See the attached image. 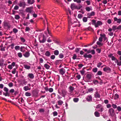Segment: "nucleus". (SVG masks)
I'll return each mask as SVG.
<instances>
[{"label":"nucleus","mask_w":121,"mask_h":121,"mask_svg":"<svg viewBox=\"0 0 121 121\" xmlns=\"http://www.w3.org/2000/svg\"><path fill=\"white\" fill-rule=\"evenodd\" d=\"M28 76L29 78L31 79H33L34 77L33 74L32 73H29L28 75Z\"/></svg>","instance_id":"obj_16"},{"label":"nucleus","mask_w":121,"mask_h":121,"mask_svg":"<svg viewBox=\"0 0 121 121\" xmlns=\"http://www.w3.org/2000/svg\"><path fill=\"white\" fill-rule=\"evenodd\" d=\"M114 20L115 22L117 21V23H120L121 22V19L117 18L116 17H115L114 18Z\"/></svg>","instance_id":"obj_13"},{"label":"nucleus","mask_w":121,"mask_h":121,"mask_svg":"<svg viewBox=\"0 0 121 121\" xmlns=\"http://www.w3.org/2000/svg\"><path fill=\"white\" fill-rule=\"evenodd\" d=\"M59 53V51L57 50H55L54 52V54L56 55H57Z\"/></svg>","instance_id":"obj_29"},{"label":"nucleus","mask_w":121,"mask_h":121,"mask_svg":"<svg viewBox=\"0 0 121 121\" xmlns=\"http://www.w3.org/2000/svg\"><path fill=\"white\" fill-rule=\"evenodd\" d=\"M25 95L26 96H29L31 95V94L30 92H27L25 93Z\"/></svg>","instance_id":"obj_30"},{"label":"nucleus","mask_w":121,"mask_h":121,"mask_svg":"<svg viewBox=\"0 0 121 121\" xmlns=\"http://www.w3.org/2000/svg\"><path fill=\"white\" fill-rule=\"evenodd\" d=\"M93 91V89L92 88H89L88 90V91L90 92Z\"/></svg>","instance_id":"obj_55"},{"label":"nucleus","mask_w":121,"mask_h":121,"mask_svg":"<svg viewBox=\"0 0 121 121\" xmlns=\"http://www.w3.org/2000/svg\"><path fill=\"white\" fill-rule=\"evenodd\" d=\"M4 95L5 96H9V94L8 93V92H6L5 93H3Z\"/></svg>","instance_id":"obj_35"},{"label":"nucleus","mask_w":121,"mask_h":121,"mask_svg":"<svg viewBox=\"0 0 121 121\" xmlns=\"http://www.w3.org/2000/svg\"><path fill=\"white\" fill-rule=\"evenodd\" d=\"M97 44L98 45L102 46L103 44L100 41H97Z\"/></svg>","instance_id":"obj_38"},{"label":"nucleus","mask_w":121,"mask_h":121,"mask_svg":"<svg viewBox=\"0 0 121 121\" xmlns=\"http://www.w3.org/2000/svg\"><path fill=\"white\" fill-rule=\"evenodd\" d=\"M100 36L104 38V41H105L107 40V38L106 36V35L105 34L102 35L101 34L100 35Z\"/></svg>","instance_id":"obj_19"},{"label":"nucleus","mask_w":121,"mask_h":121,"mask_svg":"<svg viewBox=\"0 0 121 121\" xmlns=\"http://www.w3.org/2000/svg\"><path fill=\"white\" fill-rule=\"evenodd\" d=\"M95 14V12L94 11H92L91 13H88L87 14V18H90L91 16H94Z\"/></svg>","instance_id":"obj_8"},{"label":"nucleus","mask_w":121,"mask_h":121,"mask_svg":"<svg viewBox=\"0 0 121 121\" xmlns=\"http://www.w3.org/2000/svg\"><path fill=\"white\" fill-rule=\"evenodd\" d=\"M97 68H93L92 69V71L95 73L97 71Z\"/></svg>","instance_id":"obj_40"},{"label":"nucleus","mask_w":121,"mask_h":121,"mask_svg":"<svg viewBox=\"0 0 121 121\" xmlns=\"http://www.w3.org/2000/svg\"><path fill=\"white\" fill-rule=\"evenodd\" d=\"M117 29L121 30V25H120L117 27Z\"/></svg>","instance_id":"obj_64"},{"label":"nucleus","mask_w":121,"mask_h":121,"mask_svg":"<svg viewBox=\"0 0 121 121\" xmlns=\"http://www.w3.org/2000/svg\"><path fill=\"white\" fill-rule=\"evenodd\" d=\"M23 55L25 57H28L29 56L30 53L29 52H26Z\"/></svg>","instance_id":"obj_15"},{"label":"nucleus","mask_w":121,"mask_h":121,"mask_svg":"<svg viewBox=\"0 0 121 121\" xmlns=\"http://www.w3.org/2000/svg\"><path fill=\"white\" fill-rule=\"evenodd\" d=\"M23 89L24 90L26 91H27L28 90H30V88H29L28 86H25L24 87Z\"/></svg>","instance_id":"obj_23"},{"label":"nucleus","mask_w":121,"mask_h":121,"mask_svg":"<svg viewBox=\"0 0 121 121\" xmlns=\"http://www.w3.org/2000/svg\"><path fill=\"white\" fill-rule=\"evenodd\" d=\"M69 91L70 92H73V91L74 90V87L70 86L69 87Z\"/></svg>","instance_id":"obj_21"},{"label":"nucleus","mask_w":121,"mask_h":121,"mask_svg":"<svg viewBox=\"0 0 121 121\" xmlns=\"http://www.w3.org/2000/svg\"><path fill=\"white\" fill-rule=\"evenodd\" d=\"M21 41L23 42H24L25 41V39L23 37H20V38Z\"/></svg>","instance_id":"obj_47"},{"label":"nucleus","mask_w":121,"mask_h":121,"mask_svg":"<svg viewBox=\"0 0 121 121\" xmlns=\"http://www.w3.org/2000/svg\"><path fill=\"white\" fill-rule=\"evenodd\" d=\"M24 68L27 69H29L30 68V66L27 65H24Z\"/></svg>","instance_id":"obj_22"},{"label":"nucleus","mask_w":121,"mask_h":121,"mask_svg":"<svg viewBox=\"0 0 121 121\" xmlns=\"http://www.w3.org/2000/svg\"><path fill=\"white\" fill-rule=\"evenodd\" d=\"M59 73L61 75H63L65 72V70L63 68H62L59 70Z\"/></svg>","instance_id":"obj_5"},{"label":"nucleus","mask_w":121,"mask_h":121,"mask_svg":"<svg viewBox=\"0 0 121 121\" xmlns=\"http://www.w3.org/2000/svg\"><path fill=\"white\" fill-rule=\"evenodd\" d=\"M17 55L20 58H21L22 56V54L21 53L19 52L17 53Z\"/></svg>","instance_id":"obj_34"},{"label":"nucleus","mask_w":121,"mask_h":121,"mask_svg":"<svg viewBox=\"0 0 121 121\" xmlns=\"http://www.w3.org/2000/svg\"><path fill=\"white\" fill-rule=\"evenodd\" d=\"M45 36L44 35L43 36H41L39 38V42L40 43H44V42L46 40L44 39Z\"/></svg>","instance_id":"obj_2"},{"label":"nucleus","mask_w":121,"mask_h":121,"mask_svg":"<svg viewBox=\"0 0 121 121\" xmlns=\"http://www.w3.org/2000/svg\"><path fill=\"white\" fill-rule=\"evenodd\" d=\"M112 106L114 109L116 108L117 107V106L116 105L114 104H112Z\"/></svg>","instance_id":"obj_44"},{"label":"nucleus","mask_w":121,"mask_h":121,"mask_svg":"<svg viewBox=\"0 0 121 121\" xmlns=\"http://www.w3.org/2000/svg\"><path fill=\"white\" fill-rule=\"evenodd\" d=\"M96 51H97V52L99 53L101 52V50L100 49L98 48L96 49Z\"/></svg>","instance_id":"obj_63"},{"label":"nucleus","mask_w":121,"mask_h":121,"mask_svg":"<svg viewBox=\"0 0 121 121\" xmlns=\"http://www.w3.org/2000/svg\"><path fill=\"white\" fill-rule=\"evenodd\" d=\"M108 56L109 58H111L112 60H116V62L118 61V60L116 58H115L114 56H113V54H110L108 55Z\"/></svg>","instance_id":"obj_6"},{"label":"nucleus","mask_w":121,"mask_h":121,"mask_svg":"<svg viewBox=\"0 0 121 121\" xmlns=\"http://www.w3.org/2000/svg\"><path fill=\"white\" fill-rule=\"evenodd\" d=\"M33 7H32L27 8L26 9L25 11L27 12L31 13L33 11Z\"/></svg>","instance_id":"obj_4"},{"label":"nucleus","mask_w":121,"mask_h":121,"mask_svg":"<svg viewBox=\"0 0 121 121\" xmlns=\"http://www.w3.org/2000/svg\"><path fill=\"white\" fill-rule=\"evenodd\" d=\"M13 31L14 33H16L18 32V30L17 29L14 28L13 29Z\"/></svg>","instance_id":"obj_31"},{"label":"nucleus","mask_w":121,"mask_h":121,"mask_svg":"<svg viewBox=\"0 0 121 121\" xmlns=\"http://www.w3.org/2000/svg\"><path fill=\"white\" fill-rule=\"evenodd\" d=\"M16 69L15 68H14L13 69V70L12 71V73L13 74H14L16 73Z\"/></svg>","instance_id":"obj_58"},{"label":"nucleus","mask_w":121,"mask_h":121,"mask_svg":"<svg viewBox=\"0 0 121 121\" xmlns=\"http://www.w3.org/2000/svg\"><path fill=\"white\" fill-rule=\"evenodd\" d=\"M108 113L109 116L111 117H113L115 115L114 110L111 108L109 109L108 110Z\"/></svg>","instance_id":"obj_1"},{"label":"nucleus","mask_w":121,"mask_h":121,"mask_svg":"<svg viewBox=\"0 0 121 121\" xmlns=\"http://www.w3.org/2000/svg\"><path fill=\"white\" fill-rule=\"evenodd\" d=\"M85 69V68H84L82 70L80 71L82 75H83L85 73V71L84 70V69Z\"/></svg>","instance_id":"obj_27"},{"label":"nucleus","mask_w":121,"mask_h":121,"mask_svg":"<svg viewBox=\"0 0 121 121\" xmlns=\"http://www.w3.org/2000/svg\"><path fill=\"white\" fill-rule=\"evenodd\" d=\"M57 103L58 105H61L63 103V102L62 101L60 100L57 101Z\"/></svg>","instance_id":"obj_25"},{"label":"nucleus","mask_w":121,"mask_h":121,"mask_svg":"<svg viewBox=\"0 0 121 121\" xmlns=\"http://www.w3.org/2000/svg\"><path fill=\"white\" fill-rule=\"evenodd\" d=\"M19 7L17 5H16L14 8V9L15 10H17L18 9Z\"/></svg>","instance_id":"obj_54"},{"label":"nucleus","mask_w":121,"mask_h":121,"mask_svg":"<svg viewBox=\"0 0 121 121\" xmlns=\"http://www.w3.org/2000/svg\"><path fill=\"white\" fill-rule=\"evenodd\" d=\"M93 74L91 73H88L86 76V78L88 80H90L91 79Z\"/></svg>","instance_id":"obj_7"},{"label":"nucleus","mask_w":121,"mask_h":121,"mask_svg":"<svg viewBox=\"0 0 121 121\" xmlns=\"http://www.w3.org/2000/svg\"><path fill=\"white\" fill-rule=\"evenodd\" d=\"M103 70L107 72H109L111 71L110 68L108 66H106L103 68Z\"/></svg>","instance_id":"obj_9"},{"label":"nucleus","mask_w":121,"mask_h":121,"mask_svg":"<svg viewBox=\"0 0 121 121\" xmlns=\"http://www.w3.org/2000/svg\"><path fill=\"white\" fill-rule=\"evenodd\" d=\"M77 56L75 54H74L73 55V56L72 57V58L73 60H75L76 59Z\"/></svg>","instance_id":"obj_50"},{"label":"nucleus","mask_w":121,"mask_h":121,"mask_svg":"<svg viewBox=\"0 0 121 121\" xmlns=\"http://www.w3.org/2000/svg\"><path fill=\"white\" fill-rule=\"evenodd\" d=\"M97 74L98 75H101L102 74V73L101 71H99L98 72Z\"/></svg>","instance_id":"obj_51"},{"label":"nucleus","mask_w":121,"mask_h":121,"mask_svg":"<svg viewBox=\"0 0 121 121\" xmlns=\"http://www.w3.org/2000/svg\"><path fill=\"white\" fill-rule=\"evenodd\" d=\"M102 22L100 21H98L96 24H95V26L96 27H98L99 26L102 24Z\"/></svg>","instance_id":"obj_11"},{"label":"nucleus","mask_w":121,"mask_h":121,"mask_svg":"<svg viewBox=\"0 0 121 121\" xmlns=\"http://www.w3.org/2000/svg\"><path fill=\"white\" fill-rule=\"evenodd\" d=\"M20 47L18 46H16L15 47V49L16 50H19Z\"/></svg>","instance_id":"obj_41"},{"label":"nucleus","mask_w":121,"mask_h":121,"mask_svg":"<svg viewBox=\"0 0 121 121\" xmlns=\"http://www.w3.org/2000/svg\"><path fill=\"white\" fill-rule=\"evenodd\" d=\"M19 6L20 7H25L26 6V4L24 1L20 2L19 4H18Z\"/></svg>","instance_id":"obj_12"},{"label":"nucleus","mask_w":121,"mask_h":121,"mask_svg":"<svg viewBox=\"0 0 121 121\" xmlns=\"http://www.w3.org/2000/svg\"><path fill=\"white\" fill-rule=\"evenodd\" d=\"M35 2L34 0H27L28 3L30 4H32Z\"/></svg>","instance_id":"obj_18"},{"label":"nucleus","mask_w":121,"mask_h":121,"mask_svg":"<svg viewBox=\"0 0 121 121\" xmlns=\"http://www.w3.org/2000/svg\"><path fill=\"white\" fill-rule=\"evenodd\" d=\"M4 91L5 92H8V89L6 87H4Z\"/></svg>","instance_id":"obj_60"},{"label":"nucleus","mask_w":121,"mask_h":121,"mask_svg":"<svg viewBox=\"0 0 121 121\" xmlns=\"http://www.w3.org/2000/svg\"><path fill=\"white\" fill-rule=\"evenodd\" d=\"M117 27L116 26H113L112 27V29L114 31L115 30L117 29Z\"/></svg>","instance_id":"obj_37"},{"label":"nucleus","mask_w":121,"mask_h":121,"mask_svg":"<svg viewBox=\"0 0 121 121\" xmlns=\"http://www.w3.org/2000/svg\"><path fill=\"white\" fill-rule=\"evenodd\" d=\"M62 94L64 95H66V92L65 90H63L62 91Z\"/></svg>","instance_id":"obj_62"},{"label":"nucleus","mask_w":121,"mask_h":121,"mask_svg":"<svg viewBox=\"0 0 121 121\" xmlns=\"http://www.w3.org/2000/svg\"><path fill=\"white\" fill-rule=\"evenodd\" d=\"M44 67H45L47 69H49L50 67V66L46 64L44 65Z\"/></svg>","instance_id":"obj_26"},{"label":"nucleus","mask_w":121,"mask_h":121,"mask_svg":"<svg viewBox=\"0 0 121 121\" xmlns=\"http://www.w3.org/2000/svg\"><path fill=\"white\" fill-rule=\"evenodd\" d=\"M78 18L81 19L82 17V15L81 14H78Z\"/></svg>","instance_id":"obj_46"},{"label":"nucleus","mask_w":121,"mask_h":121,"mask_svg":"<svg viewBox=\"0 0 121 121\" xmlns=\"http://www.w3.org/2000/svg\"><path fill=\"white\" fill-rule=\"evenodd\" d=\"M53 114L54 116H56L57 115V113L55 111L53 112Z\"/></svg>","instance_id":"obj_56"},{"label":"nucleus","mask_w":121,"mask_h":121,"mask_svg":"<svg viewBox=\"0 0 121 121\" xmlns=\"http://www.w3.org/2000/svg\"><path fill=\"white\" fill-rule=\"evenodd\" d=\"M8 85L10 87H12L13 86V84L12 82L10 83Z\"/></svg>","instance_id":"obj_59"},{"label":"nucleus","mask_w":121,"mask_h":121,"mask_svg":"<svg viewBox=\"0 0 121 121\" xmlns=\"http://www.w3.org/2000/svg\"><path fill=\"white\" fill-rule=\"evenodd\" d=\"M92 24L94 25L95 26V24L96 23V21L95 20L93 19L92 20Z\"/></svg>","instance_id":"obj_57"},{"label":"nucleus","mask_w":121,"mask_h":121,"mask_svg":"<svg viewBox=\"0 0 121 121\" xmlns=\"http://www.w3.org/2000/svg\"><path fill=\"white\" fill-rule=\"evenodd\" d=\"M89 30L91 31H94L93 29L91 28V27H89L86 29V30Z\"/></svg>","instance_id":"obj_28"},{"label":"nucleus","mask_w":121,"mask_h":121,"mask_svg":"<svg viewBox=\"0 0 121 121\" xmlns=\"http://www.w3.org/2000/svg\"><path fill=\"white\" fill-rule=\"evenodd\" d=\"M15 18L16 19H18L20 18V16L18 15H15Z\"/></svg>","instance_id":"obj_33"},{"label":"nucleus","mask_w":121,"mask_h":121,"mask_svg":"<svg viewBox=\"0 0 121 121\" xmlns=\"http://www.w3.org/2000/svg\"><path fill=\"white\" fill-rule=\"evenodd\" d=\"M55 57V56L54 55H52L50 57L52 59H54Z\"/></svg>","instance_id":"obj_61"},{"label":"nucleus","mask_w":121,"mask_h":121,"mask_svg":"<svg viewBox=\"0 0 121 121\" xmlns=\"http://www.w3.org/2000/svg\"><path fill=\"white\" fill-rule=\"evenodd\" d=\"M79 100L78 98H75L73 99V101L75 102H77Z\"/></svg>","instance_id":"obj_36"},{"label":"nucleus","mask_w":121,"mask_h":121,"mask_svg":"<svg viewBox=\"0 0 121 121\" xmlns=\"http://www.w3.org/2000/svg\"><path fill=\"white\" fill-rule=\"evenodd\" d=\"M80 48H76L75 49V52L76 53L78 52L80 50Z\"/></svg>","instance_id":"obj_53"},{"label":"nucleus","mask_w":121,"mask_h":121,"mask_svg":"<svg viewBox=\"0 0 121 121\" xmlns=\"http://www.w3.org/2000/svg\"><path fill=\"white\" fill-rule=\"evenodd\" d=\"M71 8L72 10H73L77 8V6L75 4L73 3L71 4Z\"/></svg>","instance_id":"obj_10"},{"label":"nucleus","mask_w":121,"mask_h":121,"mask_svg":"<svg viewBox=\"0 0 121 121\" xmlns=\"http://www.w3.org/2000/svg\"><path fill=\"white\" fill-rule=\"evenodd\" d=\"M44 111V110L42 108L40 109L39 110V112H43Z\"/></svg>","instance_id":"obj_42"},{"label":"nucleus","mask_w":121,"mask_h":121,"mask_svg":"<svg viewBox=\"0 0 121 121\" xmlns=\"http://www.w3.org/2000/svg\"><path fill=\"white\" fill-rule=\"evenodd\" d=\"M45 55L49 57L51 55V53L48 51H47L45 53Z\"/></svg>","instance_id":"obj_20"},{"label":"nucleus","mask_w":121,"mask_h":121,"mask_svg":"<svg viewBox=\"0 0 121 121\" xmlns=\"http://www.w3.org/2000/svg\"><path fill=\"white\" fill-rule=\"evenodd\" d=\"M85 9L86 11L88 12H89L90 11L92 10V9L91 6L90 7L87 6L86 8Z\"/></svg>","instance_id":"obj_17"},{"label":"nucleus","mask_w":121,"mask_h":121,"mask_svg":"<svg viewBox=\"0 0 121 121\" xmlns=\"http://www.w3.org/2000/svg\"><path fill=\"white\" fill-rule=\"evenodd\" d=\"M87 5H90V0H87L85 1Z\"/></svg>","instance_id":"obj_49"},{"label":"nucleus","mask_w":121,"mask_h":121,"mask_svg":"<svg viewBox=\"0 0 121 121\" xmlns=\"http://www.w3.org/2000/svg\"><path fill=\"white\" fill-rule=\"evenodd\" d=\"M117 110L119 111H121V107L119 106H118L117 108Z\"/></svg>","instance_id":"obj_52"},{"label":"nucleus","mask_w":121,"mask_h":121,"mask_svg":"<svg viewBox=\"0 0 121 121\" xmlns=\"http://www.w3.org/2000/svg\"><path fill=\"white\" fill-rule=\"evenodd\" d=\"M95 97L96 98H100V94L98 93V91H96L94 94Z\"/></svg>","instance_id":"obj_14"},{"label":"nucleus","mask_w":121,"mask_h":121,"mask_svg":"<svg viewBox=\"0 0 121 121\" xmlns=\"http://www.w3.org/2000/svg\"><path fill=\"white\" fill-rule=\"evenodd\" d=\"M102 64V63L101 62H99L98 64L97 65V67L98 68H99L100 67L101 65Z\"/></svg>","instance_id":"obj_45"},{"label":"nucleus","mask_w":121,"mask_h":121,"mask_svg":"<svg viewBox=\"0 0 121 121\" xmlns=\"http://www.w3.org/2000/svg\"><path fill=\"white\" fill-rule=\"evenodd\" d=\"M74 2H76L77 3H81V0H73Z\"/></svg>","instance_id":"obj_39"},{"label":"nucleus","mask_w":121,"mask_h":121,"mask_svg":"<svg viewBox=\"0 0 121 121\" xmlns=\"http://www.w3.org/2000/svg\"><path fill=\"white\" fill-rule=\"evenodd\" d=\"M83 21L84 22H86L87 21V18L86 17H84L82 19Z\"/></svg>","instance_id":"obj_32"},{"label":"nucleus","mask_w":121,"mask_h":121,"mask_svg":"<svg viewBox=\"0 0 121 121\" xmlns=\"http://www.w3.org/2000/svg\"><path fill=\"white\" fill-rule=\"evenodd\" d=\"M116 63L117 64V65L119 66L121 65V61H120L119 62H118V60L117 62L115 61Z\"/></svg>","instance_id":"obj_43"},{"label":"nucleus","mask_w":121,"mask_h":121,"mask_svg":"<svg viewBox=\"0 0 121 121\" xmlns=\"http://www.w3.org/2000/svg\"><path fill=\"white\" fill-rule=\"evenodd\" d=\"M86 99L88 102H90L92 101V97L91 95H89L87 96L86 97Z\"/></svg>","instance_id":"obj_3"},{"label":"nucleus","mask_w":121,"mask_h":121,"mask_svg":"<svg viewBox=\"0 0 121 121\" xmlns=\"http://www.w3.org/2000/svg\"><path fill=\"white\" fill-rule=\"evenodd\" d=\"M59 57L60 58H63L64 57V55L62 53L60 54L59 55Z\"/></svg>","instance_id":"obj_48"},{"label":"nucleus","mask_w":121,"mask_h":121,"mask_svg":"<svg viewBox=\"0 0 121 121\" xmlns=\"http://www.w3.org/2000/svg\"><path fill=\"white\" fill-rule=\"evenodd\" d=\"M94 114L96 117H99L100 116L99 113L97 111H96L95 112Z\"/></svg>","instance_id":"obj_24"}]
</instances>
